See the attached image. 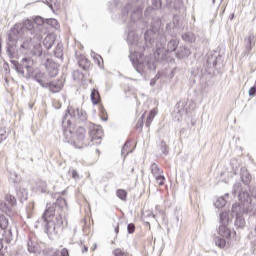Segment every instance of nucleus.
<instances>
[{
  "instance_id": "39",
  "label": "nucleus",
  "mask_w": 256,
  "mask_h": 256,
  "mask_svg": "<svg viewBox=\"0 0 256 256\" xmlns=\"http://www.w3.org/2000/svg\"><path fill=\"white\" fill-rule=\"evenodd\" d=\"M177 47H178V43L177 41L175 40H171L169 43H168V50L173 52V51H176L177 50Z\"/></svg>"
},
{
  "instance_id": "41",
  "label": "nucleus",
  "mask_w": 256,
  "mask_h": 256,
  "mask_svg": "<svg viewBox=\"0 0 256 256\" xmlns=\"http://www.w3.org/2000/svg\"><path fill=\"white\" fill-rule=\"evenodd\" d=\"M151 8L154 10L161 9V0H152Z\"/></svg>"
},
{
  "instance_id": "47",
  "label": "nucleus",
  "mask_w": 256,
  "mask_h": 256,
  "mask_svg": "<svg viewBox=\"0 0 256 256\" xmlns=\"http://www.w3.org/2000/svg\"><path fill=\"white\" fill-rule=\"evenodd\" d=\"M114 255L115 256H127V254L125 252H123L121 249L114 250Z\"/></svg>"
},
{
  "instance_id": "58",
  "label": "nucleus",
  "mask_w": 256,
  "mask_h": 256,
  "mask_svg": "<svg viewBox=\"0 0 256 256\" xmlns=\"http://www.w3.org/2000/svg\"><path fill=\"white\" fill-rule=\"evenodd\" d=\"M3 249V240L0 239V251Z\"/></svg>"
},
{
  "instance_id": "23",
  "label": "nucleus",
  "mask_w": 256,
  "mask_h": 256,
  "mask_svg": "<svg viewBox=\"0 0 256 256\" xmlns=\"http://www.w3.org/2000/svg\"><path fill=\"white\" fill-rule=\"evenodd\" d=\"M151 173L152 175L155 177V179L162 177L163 176V171L161 170V168H159V166L155 163H153L151 165Z\"/></svg>"
},
{
  "instance_id": "4",
  "label": "nucleus",
  "mask_w": 256,
  "mask_h": 256,
  "mask_svg": "<svg viewBox=\"0 0 256 256\" xmlns=\"http://www.w3.org/2000/svg\"><path fill=\"white\" fill-rule=\"evenodd\" d=\"M54 211L55 209L53 208L46 209L43 216L36 221V229H39V227H45V232L48 235H53V233H56V227H61L63 224L57 223V216L53 214Z\"/></svg>"
},
{
  "instance_id": "12",
  "label": "nucleus",
  "mask_w": 256,
  "mask_h": 256,
  "mask_svg": "<svg viewBox=\"0 0 256 256\" xmlns=\"http://www.w3.org/2000/svg\"><path fill=\"white\" fill-rule=\"evenodd\" d=\"M64 82L62 79H58L52 82H47V86H44V89H49L51 93H59L63 89Z\"/></svg>"
},
{
  "instance_id": "16",
  "label": "nucleus",
  "mask_w": 256,
  "mask_h": 256,
  "mask_svg": "<svg viewBox=\"0 0 256 256\" xmlns=\"http://www.w3.org/2000/svg\"><path fill=\"white\" fill-rule=\"evenodd\" d=\"M31 37L22 38V42L20 45V49L22 50V53H27V51H31V43H32Z\"/></svg>"
},
{
  "instance_id": "45",
  "label": "nucleus",
  "mask_w": 256,
  "mask_h": 256,
  "mask_svg": "<svg viewBox=\"0 0 256 256\" xmlns=\"http://www.w3.org/2000/svg\"><path fill=\"white\" fill-rule=\"evenodd\" d=\"M155 180L160 187L165 185V176H159L158 178H155Z\"/></svg>"
},
{
  "instance_id": "22",
  "label": "nucleus",
  "mask_w": 256,
  "mask_h": 256,
  "mask_svg": "<svg viewBox=\"0 0 256 256\" xmlns=\"http://www.w3.org/2000/svg\"><path fill=\"white\" fill-rule=\"evenodd\" d=\"M153 219H155V214H153L152 211L146 210L145 212H143L142 221H144V223H147V225H149V221H153Z\"/></svg>"
},
{
  "instance_id": "17",
  "label": "nucleus",
  "mask_w": 256,
  "mask_h": 256,
  "mask_svg": "<svg viewBox=\"0 0 256 256\" xmlns=\"http://www.w3.org/2000/svg\"><path fill=\"white\" fill-rule=\"evenodd\" d=\"M243 205L235 203L232 205L231 215L232 217H239L243 215Z\"/></svg>"
},
{
  "instance_id": "52",
  "label": "nucleus",
  "mask_w": 256,
  "mask_h": 256,
  "mask_svg": "<svg viewBox=\"0 0 256 256\" xmlns=\"http://www.w3.org/2000/svg\"><path fill=\"white\" fill-rule=\"evenodd\" d=\"M61 256H69V250L66 248H63L60 252Z\"/></svg>"
},
{
  "instance_id": "15",
  "label": "nucleus",
  "mask_w": 256,
  "mask_h": 256,
  "mask_svg": "<svg viewBox=\"0 0 256 256\" xmlns=\"http://www.w3.org/2000/svg\"><path fill=\"white\" fill-rule=\"evenodd\" d=\"M34 80L37 81V83H39L43 89L47 87V75H45V73L41 71L36 72L34 75Z\"/></svg>"
},
{
  "instance_id": "44",
  "label": "nucleus",
  "mask_w": 256,
  "mask_h": 256,
  "mask_svg": "<svg viewBox=\"0 0 256 256\" xmlns=\"http://www.w3.org/2000/svg\"><path fill=\"white\" fill-rule=\"evenodd\" d=\"M35 25H43L45 23V20L41 16H37L34 18Z\"/></svg>"
},
{
  "instance_id": "3",
  "label": "nucleus",
  "mask_w": 256,
  "mask_h": 256,
  "mask_svg": "<svg viewBox=\"0 0 256 256\" xmlns=\"http://www.w3.org/2000/svg\"><path fill=\"white\" fill-rule=\"evenodd\" d=\"M64 137L66 143H73L76 149H83V147L91 145V142L87 139V130L83 127H78L73 134V131H71V125H68V127L64 129Z\"/></svg>"
},
{
  "instance_id": "10",
  "label": "nucleus",
  "mask_w": 256,
  "mask_h": 256,
  "mask_svg": "<svg viewBox=\"0 0 256 256\" xmlns=\"http://www.w3.org/2000/svg\"><path fill=\"white\" fill-rule=\"evenodd\" d=\"M89 137L91 143L94 145H101V139L103 138V130L97 126L90 127Z\"/></svg>"
},
{
  "instance_id": "13",
  "label": "nucleus",
  "mask_w": 256,
  "mask_h": 256,
  "mask_svg": "<svg viewBox=\"0 0 256 256\" xmlns=\"http://www.w3.org/2000/svg\"><path fill=\"white\" fill-rule=\"evenodd\" d=\"M46 70L48 72L49 77H57L59 75V65L53 62V60H47L45 63Z\"/></svg>"
},
{
  "instance_id": "30",
  "label": "nucleus",
  "mask_w": 256,
  "mask_h": 256,
  "mask_svg": "<svg viewBox=\"0 0 256 256\" xmlns=\"http://www.w3.org/2000/svg\"><path fill=\"white\" fill-rule=\"evenodd\" d=\"M255 39V36L253 34H251L245 41H246V51L248 53H251V49H253V47L251 45H253V40Z\"/></svg>"
},
{
  "instance_id": "37",
  "label": "nucleus",
  "mask_w": 256,
  "mask_h": 256,
  "mask_svg": "<svg viewBox=\"0 0 256 256\" xmlns=\"http://www.w3.org/2000/svg\"><path fill=\"white\" fill-rule=\"evenodd\" d=\"M129 145H131V143L126 142V143L124 144V146L122 147L121 154H122V155H125V157H127V155H129V153L132 152V150H128V149H129ZM125 153H126V154H125Z\"/></svg>"
},
{
  "instance_id": "53",
  "label": "nucleus",
  "mask_w": 256,
  "mask_h": 256,
  "mask_svg": "<svg viewBox=\"0 0 256 256\" xmlns=\"http://www.w3.org/2000/svg\"><path fill=\"white\" fill-rule=\"evenodd\" d=\"M151 11H153V8L152 7H147L146 10H145V16L149 17V15H151Z\"/></svg>"
},
{
  "instance_id": "27",
  "label": "nucleus",
  "mask_w": 256,
  "mask_h": 256,
  "mask_svg": "<svg viewBox=\"0 0 256 256\" xmlns=\"http://www.w3.org/2000/svg\"><path fill=\"white\" fill-rule=\"evenodd\" d=\"M54 56L57 59H62L63 58V44L59 43L55 50H54Z\"/></svg>"
},
{
  "instance_id": "33",
  "label": "nucleus",
  "mask_w": 256,
  "mask_h": 256,
  "mask_svg": "<svg viewBox=\"0 0 256 256\" xmlns=\"http://www.w3.org/2000/svg\"><path fill=\"white\" fill-rule=\"evenodd\" d=\"M116 195L119 199H121V201H127V191L119 189L117 190Z\"/></svg>"
},
{
  "instance_id": "11",
  "label": "nucleus",
  "mask_w": 256,
  "mask_h": 256,
  "mask_svg": "<svg viewBox=\"0 0 256 256\" xmlns=\"http://www.w3.org/2000/svg\"><path fill=\"white\" fill-rule=\"evenodd\" d=\"M79 113V108L74 106H68L63 116L62 125L65 127V121L68 125H71V120L67 119V117H71V119H77V114Z\"/></svg>"
},
{
  "instance_id": "5",
  "label": "nucleus",
  "mask_w": 256,
  "mask_h": 256,
  "mask_svg": "<svg viewBox=\"0 0 256 256\" xmlns=\"http://www.w3.org/2000/svg\"><path fill=\"white\" fill-rule=\"evenodd\" d=\"M11 63L16 73H18V75L25 77V69H26L27 77H31V75H33L34 61L32 58H23L21 62L12 60Z\"/></svg>"
},
{
  "instance_id": "64",
  "label": "nucleus",
  "mask_w": 256,
  "mask_h": 256,
  "mask_svg": "<svg viewBox=\"0 0 256 256\" xmlns=\"http://www.w3.org/2000/svg\"><path fill=\"white\" fill-rule=\"evenodd\" d=\"M0 256H5V255H3V254H0Z\"/></svg>"
},
{
  "instance_id": "63",
  "label": "nucleus",
  "mask_w": 256,
  "mask_h": 256,
  "mask_svg": "<svg viewBox=\"0 0 256 256\" xmlns=\"http://www.w3.org/2000/svg\"><path fill=\"white\" fill-rule=\"evenodd\" d=\"M29 107H30V109H33V105H30Z\"/></svg>"
},
{
  "instance_id": "40",
  "label": "nucleus",
  "mask_w": 256,
  "mask_h": 256,
  "mask_svg": "<svg viewBox=\"0 0 256 256\" xmlns=\"http://www.w3.org/2000/svg\"><path fill=\"white\" fill-rule=\"evenodd\" d=\"M79 66L81 67V69H83V71H87V69H89V61H87V59L80 60Z\"/></svg>"
},
{
  "instance_id": "29",
  "label": "nucleus",
  "mask_w": 256,
  "mask_h": 256,
  "mask_svg": "<svg viewBox=\"0 0 256 256\" xmlns=\"http://www.w3.org/2000/svg\"><path fill=\"white\" fill-rule=\"evenodd\" d=\"M155 115H157V111H155V109L151 110L146 119V127H151V123L153 122V119H155Z\"/></svg>"
},
{
  "instance_id": "54",
  "label": "nucleus",
  "mask_w": 256,
  "mask_h": 256,
  "mask_svg": "<svg viewBox=\"0 0 256 256\" xmlns=\"http://www.w3.org/2000/svg\"><path fill=\"white\" fill-rule=\"evenodd\" d=\"M185 57H189L191 55V51L189 49L184 48Z\"/></svg>"
},
{
  "instance_id": "60",
  "label": "nucleus",
  "mask_w": 256,
  "mask_h": 256,
  "mask_svg": "<svg viewBox=\"0 0 256 256\" xmlns=\"http://www.w3.org/2000/svg\"><path fill=\"white\" fill-rule=\"evenodd\" d=\"M138 123H140V125H143V120H138Z\"/></svg>"
},
{
  "instance_id": "42",
  "label": "nucleus",
  "mask_w": 256,
  "mask_h": 256,
  "mask_svg": "<svg viewBox=\"0 0 256 256\" xmlns=\"http://www.w3.org/2000/svg\"><path fill=\"white\" fill-rule=\"evenodd\" d=\"M6 201L11 207L16 203L15 197L12 195H6Z\"/></svg>"
},
{
  "instance_id": "61",
  "label": "nucleus",
  "mask_w": 256,
  "mask_h": 256,
  "mask_svg": "<svg viewBox=\"0 0 256 256\" xmlns=\"http://www.w3.org/2000/svg\"><path fill=\"white\" fill-rule=\"evenodd\" d=\"M234 18H235V14H232L231 19H234Z\"/></svg>"
},
{
  "instance_id": "48",
  "label": "nucleus",
  "mask_w": 256,
  "mask_h": 256,
  "mask_svg": "<svg viewBox=\"0 0 256 256\" xmlns=\"http://www.w3.org/2000/svg\"><path fill=\"white\" fill-rule=\"evenodd\" d=\"M94 59L95 61H97L99 67H101V62L103 61V58L100 55L95 54Z\"/></svg>"
},
{
  "instance_id": "36",
  "label": "nucleus",
  "mask_w": 256,
  "mask_h": 256,
  "mask_svg": "<svg viewBox=\"0 0 256 256\" xmlns=\"http://www.w3.org/2000/svg\"><path fill=\"white\" fill-rule=\"evenodd\" d=\"M46 23L48 25H51L54 29H58L59 28V22L57 21V19L50 18V19L46 20Z\"/></svg>"
},
{
  "instance_id": "57",
  "label": "nucleus",
  "mask_w": 256,
  "mask_h": 256,
  "mask_svg": "<svg viewBox=\"0 0 256 256\" xmlns=\"http://www.w3.org/2000/svg\"><path fill=\"white\" fill-rule=\"evenodd\" d=\"M87 251H88L87 246H84V248H83V250H82V253H87Z\"/></svg>"
},
{
  "instance_id": "62",
  "label": "nucleus",
  "mask_w": 256,
  "mask_h": 256,
  "mask_svg": "<svg viewBox=\"0 0 256 256\" xmlns=\"http://www.w3.org/2000/svg\"><path fill=\"white\" fill-rule=\"evenodd\" d=\"M102 121H107V118H102Z\"/></svg>"
},
{
  "instance_id": "50",
  "label": "nucleus",
  "mask_w": 256,
  "mask_h": 256,
  "mask_svg": "<svg viewBox=\"0 0 256 256\" xmlns=\"http://www.w3.org/2000/svg\"><path fill=\"white\" fill-rule=\"evenodd\" d=\"M40 185H41V191L42 193H47V183L45 182H40Z\"/></svg>"
},
{
  "instance_id": "32",
  "label": "nucleus",
  "mask_w": 256,
  "mask_h": 256,
  "mask_svg": "<svg viewBox=\"0 0 256 256\" xmlns=\"http://www.w3.org/2000/svg\"><path fill=\"white\" fill-rule=\"evenodd\" d=\"M236 220H235V225L236 227H245V218H243V216H235Z\"/></svg>"
},
{
  "instance_id": "7",
  "label": "nucleus",
  "mask_w": 256,
  "mask_h": 256,
  "mask_svg": "<svg viewBox=\"0 0 256 256\" xmlns=\"http://www.w3.org/2000/svg\"><path fill=\"white\" fill-rule=\"evenodd\" d=\"M219 230L218 233L221 235V237H224L226 239H229L231 237V229H229V213L227 212H221L219 214Z\"/></svg>"
},
{
  "instance_id": "2",
  "label": "nucleus",
  "mask_w": 256,
  "mask_h": 256,
  "mask_svg": "<svg viewBox=\"0 0 256 256\" xmlns=\"http://www.w3.org/2000/svg\"><path fill=\"white\" fill-rule=\"evenodd\" d=\"M33 21L25 20L23 24H16L11 28L8 33V42H7V54L10 59H13L15 55V49H17V41L19 37L23 35L33 34Z\"/></svg>"
},
{
  "instance_id": "59",
  "label": "nucleus",
  "mask_w": 256,
  "mask_h": 256,
  "mask_svg": "<svg viewBox=\"0 0 256 256\" xmlns=\"http://www.w3.org/2000/svg\"><path fill=\"white\" fill-rule=\"evenodd\" d=\"M150 85L151 87L155 86V80H151Z\"/></svg>"
},
{
  "instance_id": "21",
  "label": "nucleus",
  "mask_w": 256,
  "mask_h": 256,
  "mask_svg": "<svg viewBox=\"0 0 256 256\" xmlns=\"http://www.w3.org/2000/svg\"><path fill=\"white\" fill-rule=\"evenodd\" d=\"M55 44V37L53 35H47L44 38L43 45L46 49H51Z\"/></svg>"
},
{
  "instance_id": "14",
  "label": "nucleus",
  "mask_w": 256,
  "mask_h": 256,
  "mask_svg": "<svg viewBox=\"0 0 256 256\" xmlns=\"http://www.w3.org/2000/svg\"><path fill=\"white\" fill-rule=\"evenodd\" d=\"M240 179H241L243 185H249V183H251V179H253V178H252L251 174L249 173V170H247V168H245V167H242L240 170Z\"/></svg>"
},
{
  "instance_id": "34",
  "label": "nucleus",
  "mask_w": 256,
  "mask_h": 256,
  "mask_svg": "<svg viewBox=\"0 0 256 256\" xmlns=\"http://www.w3.org/2000/svg\"><path fill=\"white\" fill-rule=\"evenodd\" d=\"M215 243L220 249H224V247L227 245V241L225 240V238L217 237Z\"/></svg>"
},
{
  "instance_id": "51",
  "label": "nucleus",
  "mask_w": 256,
  "mask_h": 256,
  "mask_svg": "<svg viewBox=\"0 0 256 256\" xmlns=\"http://www.w3.org/2000/svg\"><path fill=\"white\" fill-rule=\"evenodd\" d=\"M255 93H256V87L253 86V87H251V88L249 89V95H250V97H253V95H255Z\"/></svg>"
},
{
  "instance_id": "25",
  "label": "nucleus",
  "mask_w": 256,
  "mask_h": 256,
  "mask_svg": "<svg viewBox=\"0 0 256 256\" xmlns=\"http://www.w3.org/2000/svg\"><path fill=\"white\" fill-rule=\"evenodd\" d=\"M183 107H185V105L183 103H178L177 104V108L175 110V113H177L178 116H176V121H181L183 115L185 114V110L183 109Z\"/></svg>"
},
{
  "instance_id": "19",
  "label": "nucleus",
  "mask_w": 256,
  "mask_h": 256,
  "mask_svg": "<svg viewBox=\"0 0 256 256\" xmlns=\"http://www.w3.org/2000/svg\"><path fill=\"white\" fill-rule=\"evenodd\" d=\"M27 247L29 253H39V244H37V242L29 239L27 242Z\"/></svg>"
},
{
  "instance_id": "6",
  "label": "nucleus",
  "mask_w": 256,
  "mask_h": 256,
  "mask_svg": "<svg viewBox=\"0 0 256 256\" xmlns=\"http://www.w3.org/2000/svg\"><path fill=\"white\" fill-rule=\"evenodd\" d=\"M67 207V201L63 197H58L53 204H47L46 209H54L53 215L56 217L58 225H63V208Z\"/></svg>"
},
{
  "instance_id": "49",
  "label": "nucleus",
  "mask_w": 256,
  "mask_h": 256,
  "mask_svg": "<svg viewBox=\"0 0 256 256\" xmlns=\"http://www.w3.org/2000/svg\"><path fill=\"white\" fill-rule=\"evenodd\" d=\"M175 3H177V0H166L168 7H175Z\"/></svg>"
},
{
  "instance_id": "38",
  "label": "nucleus",
  "mask_w": 256,
  "mask_h": 256,
  "mask_svg": "<svg viewBox=\"0 0 256 256\" xmlns=\"http://www.w3.org/2000/svg\"><path fill=\"white\" fill-rule=\"evenodd\" d=\"M17 195L20 199H27V190L25 188H19V190H17Z\"/></svg>"
},
{
  "instance_id": "43",
  "label": "nucleus",
  "mask_w": 256,
  "mask_h": 256,
  "mask_svg": "<svg viewBox=\"0 0 256 256\" xmlns=\"http://www.w3.org/2000/svg\"><path fill=\"white\" fill-rule=\"evenodd\" d=\"M69 175H71L74 181H79V173H77V170H70Z\"/></svg>"
},
{
  "instance_id": "9",
  "label": "nucleus",
  "mask_w": 256,
  "mask_h": 256,
  "mask_svg": "<svg viewBox=\"0 0 256 256\" xmlns=\"http://www.w3.org/2000/svg\"><path fill=\"white\" fill-rule=\"evenodd\" d=\"M243 207V213L249 215V217H253L256 215V188L252 190V200L250 202H246Z\"/></svg>"
},
{
  "instance_id": "20",
  "label": "nucleus",
  "mask_w": 256,
  "mask_h": 256,
  "mask_svg": "<svg viewBox=\"0 0 256 256\" xmlns=\"http://www.w3.org/2000/svg\"><path fill=\"white\" fill-rule=\"evenodd\" d=\"M30 51L34 57H41V55H43V48L39 42L34 44L32 50L30 49Z\"/></svg>"
},
{
  "instance_id": "56",
  "label": "nucleus",
  "mask_w": 256,
  "mask_h": 256,
  "mask_svg": "<svg viewBox=\"0 0 256 256\" xmlns=\"http://www.w3.org/2000/svg\"><path fill=\"white\" fill-rule=\"evenodd\" d=\"M114 231H115L116 234L119 233V224H117V225L115 226Z\"/></svg>"
},
{
  "instance_id": "28",
  "label": "nucleus",
  "mask_w": 256,
  "mask_h": 256,
  "mask_svg": "<svg viewBox=\"0 0 256 256\" xmlns=\"http://www.w3.org/2000/svg\"><path fill=\"white\" fill-rule=\"evenodd\" d=\"M9 227V220L5 215H0V231L7 229Z\"/></svg>"
},
{
  "instance_id": "24",
  "label": "nucleus",
  "mask_w": 256,
  "mask_h": 256,
  "mask_svg": "<svg viewBox=\"0 0 256 256\" xmlns=\"http://www.w3.org/2000/svg\"><path fill=\"white\" fill-rule=\"evenodd\" d=\"M183 41L186 43H195L197 41V38L195 37V34L193 32H186L182 35Z\"/></svg>"
},
{
  "instance_id": "55",
  "label": "nucleus",
  "mask_w": 256,
  "mask_h": 256,
  "mask_svg": "<svg viewBox=\"0 0 256 256\" xmlns=\"http://www.w3.org/2000/svg\"><path fill=\"white\" fill-rule=\"evenodd\" d=\"M4 139H6L5 134H3V133L0 132V143H1V141H3Z\"/></svg>"
},
{
  "instance_id": "35",
  "label": "nucleus",
  "mask_w": 256,
  "mask_h": 256,
  "mask_svg": "<svg viewBox=\"0 0 256 256\" xmlns=\"http://www.w3.org/2000/svg\"><path fill=\"white\" fill-rule=\"evenodd\" d=\"M227 201L225 200L224 197H220L216 200V202L214 203L215 207H217L218 209H221V207H225Z\"/></svg>"
},
{
  "instance_id": "31",
  "label": "nucleus",
  "mask_w": 256,
  "mask_h": 256,
  "mask_svg": "<svg viewBox=\"0 0 256 256\" xmlns=\"http://www.w3.org/2000/svg\"><path fill=\"white\" fill-rule=\"evenodd\" d=\"M76 119H78L79 121H87V112H85V110L83 109H79Z\"/></svg>"
},
{
  "instance_id": "1",
  "label": "nucleus",
  "mask_w": 256,
  "mask_h": 256,
  "mask_svg": "<svg viewBox=\"0 0 256 256\" xmlns=\"http://www.w3.org/2000/svg\"><path fill=\"white\" fill-rule=\"evenodd\" d=\"M123 17H130L131 22L128 24L127 43L130 45V61L137 73L145 77L149 71H155L153 59L149 56H144L143 53L137 52L139 45V35L135 34L133 29L135 24L143 19V1L133 0L129 2L122 10Z\"/></svg>"
},
{
  "instance_id": "18",
  "label": "nucleus",
  "mask_w": 256,
  "mask_h": 256,
  "mask_svg": "<svg viewBox=\"0 0 256 256\" xmlns=\"http://www.w3.org/2000/svg\"><path fill=\"white\" fill-rule=\"evenodd\" d=\"M2 241H5L6 243H11V241H13V232L11 231V228L2 230Z\"/></svg>"
},
{
  "instance_id": "46",
  "label": "nucleus",
  "mask_w": 256,
  "mask_h": 256,
  "mask_svg": "<svg viewBox=\"0 0 256 256\" xmlns=\"http://www.w3.org/2000/svg\"><path fill=\"white\" fill-rule=\"evenodd\" d=\"M127 231L128 233H135V224L133 223L128 224Z\"/></svg>"
},
{
  "instance_id": "8",
  "label": "nucleus",
  "mask_w": 256,
  "mask_h": 256,
  "mask_svg": "<svg viewBox=\"0 0 256 256\" xmlns=\"http://www.w3.org/2000/svg\"><path fill=\"white\" fill-rule=\"evenodd\" d=\"M232 194L234 196L238 194V199H239L240 204L242 205V207L247 205V203H251V201H253V198H251V196L249 195V192H247L245 190H241V183L240 182H237L233 185Z\"/></svg>"
},
{
  "instance_id": "26",
  "label": "nucleus",
  "mask_w": 256,
  "mask_h": 256,
  "mask_svg": "<svg viewBox=\"0 0 256 256\" xmlns=\"http://www.w3.org/2000/svg\"><path fill=\"white\" fill-rule=\"evenodd\" d=\"M90 97L93 105H97L101 99V97L99 96V91L95 89L92 90Z\"/></svg>"
}]
</instances>
